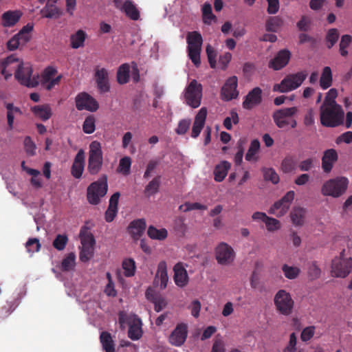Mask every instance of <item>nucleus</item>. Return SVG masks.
Returning <instances> with one entry per match:
<instances>
[{
	"label": "nucleus",
	"instance_id": "f257e3e1",
	"mask_svg": "<svg viewBox=\"0 0 352 352\" xmlns=\"http://www.w3.org/2000/svg\"><path fill=\"white\" fill-rule=\"evenodd\" d=\"M344 113L340 105H321L320 108V123L327 127H336L344 122Z\"/></svg>",
	"mask_w": 352,
	"mask_h": 352
},
{
	"label": "nucleus",
	"instance_id": "f03ea898",
	"mask_svg": "<svg viewBox=\"0 0 352 352\" xmlns=\"http://www.w3.org/2000/svg\"><path fill=\"white\" fill-rule=\"evenodd\" d=\"M349 180L344 176H338L325 181L321 186V194L324 197L338 198L347 190Z\"/></svg>",
	"mask_w": 352,
	"mask_h": 352
},
{
	"label": "nucleus",
	"instance_id": "7ed1b4c3",
	"mask_svg": "<svg viewBox=\"0 0 352 352\" xmlns=\"http://www.w3.org/2000/svg\"><path fill=\"white\" fill-rule=\"evenodd\" d=\"M119 323L122 329L129 325L128 336L133 340H139L142 336V323L141 320L135 315H126L124 312L119 314Z\"/></svg>",
	"mask_w": 352,
	"mask_h": 352
},
{
	"label": "nucleus",
	"instance_id": "20e7f679",
	"mask_svg": "<svg viewBox=\"0 0 352 352\" xmlns=\"http://www.w3.org/2000/svg\"><path fill=\"white\" fill-rule=\"evenodd\" d=\"M103 162L101 144L93 141L89 146L87 170L91 175H96L100 170Z\"/></svg>",
	"mask_w": 352,
	"mask_h": 352
},
{
	"label": "nucleus",
	"instance_id": "39448f33",
	"mask_svg": "<svg viewBox=\"0 0 352 352\" xmlns=\"http://www.w3.org/2000/svg\"><path fill=\"white\" fill-rule=\"evenodd\" d=\"M307 76L306 72H300L296 74L287 75L279 84L274 85L273 91L287 93L296 89L302 84Z\"/></svg>",
	"mask_w": 352,
	"mask_h": 352
},
{
	"label": "nucleus",
	"instance_id": "423d86ee",
	"mask_svg": "<svg viewBox=\"0 0 352 352\" xmlns=\"http://www.w3.org/2000/svg\"><path fill=\"white\" fill-rule=\"evenodd\" d=\"M188 55L196 66L199 67L201 63L200 53L202 45V36L198 32H188L186 36Z\"/></svg>",
	"mask_w": 352,
	"mask_h": 352
},
{
	"label": "nucleus",
	"instance_id": "0eeeda50",
	"mask_svg": "<svg viewBox=\"0 0 352 352\" xmlns=\"http://www.w3.org/2000/svg\"><path fill=\"white\" fill-rule=\"evenodd\" d=\"M297 112L298 108L296 107L280 109L274 112L273 120L278 128L283 129L288 126L295 128L297 122L294 116Z\"/></svg>",
	"mask_w": 352,
	"mask_h": 352
},
{
	"label": "nucleus",
	"instance_id": "6e6552de",
	"mask_svg": "<svg viewBox=\"0 0 352 352\" xmlns=\"http://www.w3.org/2000/svg\"><path fill=\"white\" fill-rule=\"evenodd\" d=\"M185 102L192 108H197L202 98V85L196 80H192L184 91Z\"/></svg>",
	"mask_w": 352,
	"mask_h": 352
},
{
	"label": "nucleus",
	"instance_id": "1a4fd4ad",
	"mask_svg": "<svg viewBox=\"0 0 352 352\" xmlns=\"http://www.w3.org/2000/svg\"><path fill=\"white\" fill-rule=\"evenodd\" d=\"M80 239L81 248L79 258L86 263L94 256L95 240L92 234L86 229L80 230Z\"/></svg>",
	"mask_w": 352,
	"mask_h": 352
},
{
	"label": "nucleus",
	"instance_id": "9d476101",
	"mask_svg": "<svg viewBox=\"0 0 352 352\" xmlns=\"http://www.w3.org/2000/svg\"><path fill=\"white\" fill-rule=\"evenodd\" d=\"M344 250L339 256L334 258L331 264V274L335 277L344 278L352 270V258L344 257Z\"/></svg>",
	"mask_w": 352,
	"mask_h": 352
},
{
	"label": "nucleus",
	"instance_id": "9b49d317",
	"mask_svg": "<svg viewBox=\"0 0 352 352\" xmlns=\"http://www.w3.org/2000/svg\"><path fill=\"white\" fill-rule=\"evenodd\" d=\"M274 305L276 310L284 316L290 315L294 309V301L291 294L285 289H280L274 298Z\"/></svg>",
	"mask_w": 352,
	"mask_h": 352
},
{
	"label": "nucleus",
	"instance_id": "f8f14e48",
	"mask_svg": "<svg viewBox=\"0 0 352 352\" xmlns=\"http://www.w3.org/2000/svg\"><path fill=\"white\" fill-rule=\"evenodd\" d=\"M14 76L21 85L28 87H34L38 84V76L32 75V68L28 63L21 62Z\"/></svg>",
	"mask_w": 352,
	"mask_h": 352
},
{
	"label": "nucleus",
	"instance_id": "ddd939ff",
	"mask_svg": "<svg viewBox=\"0 0 352 352\" xmlns=\"http://www.w3.org/2000/svg\"><path fill=\"white\" fill-rule=\"evenodd\" d=\"M107 188V179L106 176L92 183L87 188L88 201L93 205L98 204L100 198L106 195Z\"/></svg>",
	"mask_w": 352,
	"mask_h": 352
},
{
	"label": "nucleus",
	"instance_id": "4468645a",
	"mask_svg": "<svg viewBox=\"0 0 352 352\" xmlns=\"http://www.w3.org/2000/svg\"><path fill=\"white\" fill-rule=\"evenodd\" d=\"M214 255L218 264L228 266L234 262L236 253L231 245L221 242L214 248Z\"/></svg>",
	"mask_w": 352,
	"mask_h": 352
},
{
	"label": "nucleus",
	"instance_id": "2eb2a0df",
	"mask_svg": "<svg viewBox=\"0 0 352 352\" xmlns=\"http://www.w3.org/2000/svg\"><path fill=\"white\" fill-rule=\"evenodd\" d=\"M294 197V191H288L280 200L276 201L270 207L269 212L277 217L284 216L287 213Z\"/></svg>",
	"mask_w": 352,
	"mask_h": 352
},
{
	"label": "nucleus",
	"instance_id": "dca6fc26",
	"mask_svg": "<svg viewBox=\"0 0 352 352\" xmlns=\"http://www.w3.org/2000/svg\"><path fill=\"white\" fill-rule=\"evenodd\" d=\"M130 74L135 82L140 80L139 70L136 64L124 63L121 65L117 71V81L120 85H124L129 80Z\"/></svg>",
	"mask_w": 352,
	"mask_h": 352
},
{
	"label": "nucleus",
	"instance_id": "f3484780",
	"mask_svg": "<svg viewBox=\"0 0 352 352\" xmlns=\"http://www.w3.org/2000/svg\"><path fill=\"white\" fill-rule=\"evenodd\" d=\"M188 333V326L186 323L179 322L177 324L168 336L169 343L177 347L182 346L187 339Z\"/></svg>",
	"mask_w": 352,
	"mask_h": 352
},
{
	"label": "nucleus",
	"instance_id": "a211bd4d",
	"mask_svg": "<svg viewBox=\"0 0 352 352\" xmlns=\"http://www.w3.org/2000/svg\"><path fill=\"white\" fill-rule=\"evenodd\" d=\"M62 78L61 74H58L57 70L52 67H47L41 76V84L47 90L52 89L58 85Z\"/></svg>",
	"mask_w": 352,
	"mask_h": 352
},
{
	"label": "nucleus",
	"instance_id": "6ab92c4d",
	"mask_svg": "<svg viewBox=\"0 0 352 352\" xmlns=\"http://www.w3.org/2000/svg\"><path fill=\"white\" fill-rule=\"evenodd\" d=\"M76 106L78 110H87L96 111L98 107V102L91 96L86 93H81L76 98Z\"/></svg>",
	"mask_w": 352,
	"mask_h": 352
},
{
	"label": "nucleus",
	"instance_id": "aec40b11",
	"mask_svg": "<svg viewBox=\"0 0 352 352\" xmlns=\"http://www.w3.org/2000/svg\"><path fill=\"white\" fill-rule=\"evenodd\" d=\"M236 87L237 78L236 76L229 78L221 88V99L225 101H229L236 98L239 95Z\"/></svg>",
	"mask_w": 352,
	"mask_h": 352
},
{
	"label": "nucleus",
	"instance_id": "412c9836",
	"mask_svg": "<svg viewBox=\"0 0 352 352\" xmlns=\"http://www.w3.org/2000/svg\"><path fill=\"white\" fill-rule=\"evenodd\" d=\"M95 80L98 88L101 92H107L109 91L110 86L109 82V72L104 67L99 66L95 69Z\"/></svg>",
	"mask_w": 352,
	"mask_h": 352
},
{
	"label": "nucleus",
	"instance_id": "4be33fe9",
	"mask_svg": "<svg viewBox=\"0 0 352 352\" xmlns=\"http://www.w3.org/2000/svg\"><path fill=\"white\" fill-rule=\"evenodd\" d=\"M207 113V109L206 107H202L195 116L191 131V137L192 138H197L204 129Z\"/></svg>",
	"mask_w": 352,
	"mask_h": 352
},
{
	"label": "nucleus",
	"instance_id": "5701e85b",
	"mask_svg": "<svg viewBox=\"0 0 352 352\" xmlns=\"http://www.w3.org/2000/svg\"><path fill=\"white\" fill-rule=\"evenodd\" d=\"M21 61L14 56H10L1 61V74L6 79L12 76L14 70L15 72L19 68Z\"/></svg>",
	"mask_w": 352,
	"mask_h": 352
},
{
	"label": "nucleus",
	"instance_id": "b1692460",
	"mask_svg": "<svg viewBox=\"0 0 352 352\" xmlns=\"http://www.w3.org/2000/svg\"><path fill=\"white\" fill-rule=\"evenodd\" d=\"M173 278L176 285L180 287H185L189 279L186 265L183 263H177L173 267Z\"/></svg>",
	"mask_w": 352,
	"mask_h": 352
},
{
	"label": "nucleus",
	"instance_id": "393cba45",
	"mask_svg": "<svg viewBox=\"0 0 352 352\" xmlns=\"http://www.w3.org/2000/svg\"><path fill=\"white\" fill-rule=\"evenodd\" d=\"M146 298L155 305V310L160 312L167 306V301L160 294L148 287L145 292Z\"/></svg>",
	"mask_w": 352,
	"mask_h": 352
},
{
	"label": "nucleus",
	"instance_id": "a878e982",
	"mask_svg": "<svg viewBox=\"0 0 352 352\" xmlns=\"http://www.w3.org/2000/svg\"><path fill=\"white\" fill-rule=\"evenodd\" d=\"M22 16V12L20 10H8L4 12L1 16V25L3 28L14 27Z\"/></svg>",
	"mask_w": 352,
	"mask_h": 352
},
{
	"label": "nucleus",
	"instance_id": "bb28decb",
	"mask_svg": "<svg viewBox=\"0 0 352 352\" xmlns=\"http://www.w3.org/2000/svg\"><path fill=\"white\" fill-rule=\"evenodd\" d=\"M85 167V152L80 149L75 156L71 173L73 177L79 179L82 177Z\"/></svg>",
	"mask_w": 352,
	"mask_h": 352
},
{
	"label": "nucleus",
	"instance_id": "cd10ccee",
	"mask_svg": "<svg viewBox=\"0 0 352 352\" xmlns=\"http://www.w3.org/2000/svg\"><path fill=\"white\" fill-rule=\"evenodd\" d=\"M290 55V52L288 50H280L274 58L270 62L269 67L274 70L282 69L287 65Z\"/></svg>",
	"mask_w": 352,
	"mask_h": 352
},
{
	"label": "nucleus",
	"instance_id": "c85d7f7f",
	"mask_svg": "<svg viewBox=\"0 0 352 352\" xmlns=\"http://www.w3.org/2000/svg\"><path fill=\"white\" fill-rule=\"evenodd\" d=\"M337 160L338 153L335 149L330 148L325 151L322 158V168L324 172L329 173Z\"/></svg>",
	"mask_w": 352,
	"mask_h": 352
},
{
	"label": "nucleus",
	"instance_id": "c756f323",
	"mask_svg": "<svg viewBox=\"0 0 352 352\" xmlns=\"http://www.w3.org/2000/svg\"><path fill=\"white\" fill-rule=\"evenodd\" d=\"M261 101V89L258 87L253 89L246 96L243 102V107L247 109H251Z\"/></svg>",
	"mask_w": 352,
	"mask_h": 352
},
{
	"label": "nucleus",
	"instance_id": "7c9ffc66",
	"mask_svg": "<svg viewBox=\"0 0 352 352\" xmlns=\"http://www.w3.org/2000/svg\"><path fill=\"white\" fill-rule=\"evenodd\" d=\"M118 9L124 12L131 19L136 21L140 18V13L135 5L129 0H126L116 7Z\"/></svg>",
	"mask_w": 352,
	"mask_h": 352
},
{
	"label": "nucleus",
	"instance_id": "2f4dec72",
	"mask_svg": "<svg viewBox=\"0 0 352 352\" xmlns=\"http://www.w3.org/2000/svg\"><path fill=\"white\" fill-rule=\"evenodd\" d=\"M155 280L157 282L160 280V289H164L167 287L168 276L167 273V265L164 261H162L159 263Z\"/></svg>",
	"mask_w": 352,
	"mask_h": 352
},
{
	"label": "nucleus",
	"instance_id": "473e14b6",
	"mask_svg": "<svg viewBox=\"0 0 352 352\" xmlns=\"http://www.w3.org/2000/svg\"><path fill=\"white\" fill-rule=\"evenodd\" d=\"M146 221L143 219L132 221L129 226V232L134 239H138L146 229Z\"/></svg>",
	"mask_w": 352,
	"mask_h": 352
},
{
	"label": "nucleus",
	"instance_id": "72a5a7b5",
	"mask_svg": "<svg viewBox=\"0 0 352 352\" xmlns=\"http://www.w3.org/2000/svg\"><path fill=\"white\" fill-rule=\"evenodd\" d=\"M306 217V209L300 206H295L290 212V218L292 223L296 226H301L304 224Z\"/></svg>",
	"mask_w": 352,
	"mask_h": 352
},
{
	"label": "nucleus",
	"instance_id": "f704fd0d",
	"mask_svg": "<svg viewBox=\"0 0 352 352\" xmlns=\"http://www.w3.org/2000/svg\"><path fill=\"white\" fill-rule=\"evenodd\" d=\"M231 167L230 163L227 161H222L214 167L213 173L214 179L217 182H222Z\"/></svg>",
	"mask_w": 352,
	"mask_h": 352
},
{
	"label": "nucleus",
	"instance_id": "c9c22d12",
	"mask_svg": "<svg viewBox=\"0 0 352 352\" xmlns=\"http://www.w3.org/2000/svg\"><path fill=\"white\" fill-rule=\"evenodd\" d=\"M34 115L42 120H47L50 118L52 111L49 105H38L32 108Z\"/></svg>",
	"mask_w": 352,
	"mask_h": 352
},
{
	"label": "nucleus",
	"instance_id": "e433bc0d",
	"mask_svg": "<svg viewBox=\"0 0 352 352\" xmlns=\"http://www.w3.org/2000/svg\"><path fill=\"white\" fill-rule=\"evenodd\" d=\"M148 236L154 240L163 241L168 236V231L164 228H157L150 226L147 230Z\"/></svg>",
	"mask_w": 352,
	"mask_h": 352
},
{
	"label": "nucleus",
	"instance_id": "4c0bfd02",
	"mask_svg": "<svg viewBox=\"0 0 352 352\" xmlns=\"http://www.w3.org/2000/svg\"><path fill=\"white\" fill-rule=\"evenodd\" d=\"M333 77L331 69L329 67H324L320 78V86L322 89H327L332 85Z\"/></svg>",
	"mask_w": 352,
	"mask_h": 352
},
{
	"label": "nucleus",
	"instance_id": "58836bf2",
	"mask_svg": "<svg viewBox=\"0 0 352 352\" xmlns=\"http://www.w3.org/2000/svg\"><path fill=\"white\" fill-rule=\"evenodd\" d=\"M100 340L105 352H115L114 342L111 334L103 331L100 336Z\"/></svg>",
	"mask_w": 352,
	"mask_h": 352
},
{
	"label": "nucleus",
	"instance_id": "ea45409f",
	"mask_svg": "<svg viewBox=\"0 0 352 352\" xmlns=\"http://www.w3.org/2000/svg\"><path fill=\"white\" fill-rule=\"evenodd\" d=\"M260 149V142L258 140L251 142L250 146L245 155V160L249 162H255L258 160V153Z\"/></svg>",
	"mask_w": 352,
	"mask_h": 352
},
{
	"label": "nucleus",
	"instance_id": "a19ab883",
	"mask_svg": "<svg viewBox=\"0 0 352 352\" xmlns=\"http://www.w3.org/2000/svg\"><path fill=\"white\" fill-rule=\"evenodd\" d=\"M86 38V33L82 30H78L75 34H72L70 38L71 46L74 49H78L84 45Z\"/></svg>",
	"mask_w": 352,
	"mask_h": 352
},
{
	"label": "nucleus",
	"instance_id": "79ce46f5",
	"mask_svg": "<svg viewBox=\"0 0 352 352\" xmlns=\"http://www.w3.org/2000/svg\"><path fill=\"white\" fill-rule=\"evenodd\" d=\"M22 33H18L8 41L7 46L10 50H15L20 45H23L28 41V38L22 37Z\"/></svg>",
	"mask_w": 352,
	"mask_h": 352
},
{
	"label": "nucleus",
	"instance_id": "37998d69",
	"mask_svg": "<svg viewBox=\"0 0 352 352\" xmlns=\"http://www.w3.org/2000/svg\"><path fill=\"white\" fill-rule=\"evenodd\" d=\"M76 265V255L74 253L68 254L62 261L60 268L64 272L73 270Z\"/></svg>",
	"mask_w": 352,
	"mask_h": 352
},
{
	"label": "nucleus",
	"instance_id": "c03bdc74",
	"mask_svg": "<svg viewBox=\"0 0 352 352\" xmlns=\"http://www.w3.org/2000/svg\"><path fill=\"white\" fill-rule=\"evenodd\" d=\"M122 267L125 276L131 277L134 276L136 266L133 259L125 258L122 261Z\"/></svg>",
	"mask_w": 352,
	"mask_h": 352
},
{
	"label": "nucleus",
	"instance_id": "a18cd8bd",
	"mask_svg": "<svg viewBox=\"0 0 352 352\" xmlns=\"http://www.w3.org/2000/svg\"><path fill=\"white\" fill-rule=\"evenodd\" d=\"M41 14L44 18L52 19L59 16L60 12L58 8L54 5L47 4L41 10Z\"/></svg>",
	"mask_w": 352,
	"mask_h": 352
},
{
	"label": "nucleus",
	"instance_id": "49530a36",
	"mask_svg": "<svg viewBox=\"0 0 352 352\" xmlns=\"http://www.w3.org/2000/svg\"><path fill=\"white\" fill-rule=\"evenodd\" d=\"M131 166V159L129 157H124L120 160L117 172L124 175H128L130 173Z\"/></svg>",
	"mask_w": 352,
	"mask_h": 352
},
{
	"label": "nucleus",
	"instance_id": "de8ad7c7",
	"mask_svg": "<svg viewBox=\"0 0 352 352\" xmlns=\"http://www.w3.org/2000/svg\"><path fill=\"white\" fill-rule=\"evenodd\" d=\"M282 271L285 276L288 279H295L299 276L300 273V270L299 267L290 266L287 264H284L282 266Z\"/></svg>",
	"mask_w": 352,
	"mask_h": 352
},
{
	"label": "nucleus",
	"instance_id": "09e8293b",
	"mask_svg": "<svg viewBox=\"0 0 352 352\" xmlns=\"http://www.w3.org/2000/svg\"><path fill=\"white\" fill-rule=\"evenodd\" d=\"M352 43V36L349 34L342 35L339 44V51L342 56L348 55L347 48Z\"/></svg>",
	"mask_w": 352,
	"mask_h": 352
},
{
	"label": "nucleus",
	"instance_id": "8fccbe9b",
	"mask_svg": "<svg viewBox=\"0 0 352 352\" xmlns=\"http://www.w3.org/2000/svg\"><path fill=\"white\" fill-rule=\"evenodd\" d=\"M203 21L205 23L210 24L212 21L216 19V16L212 14V6L210 3H206L202 7Z\"/></svg>",
	"mask_w": 352,
	"mask_h": 352
},
{
	"label": "nucleus",
	"instance_id": "3c124183",
	"mask_svg": "<svg viewBox=\"0 0 352 352\" xmlns=\"http://www.w3.org/2000/svg\"><path fill=\"white\" fill-rule=\"evenodd\" d=\"M96 129V119L94 116L87 117L82 124V130L87 134H91Z\"/></svg>",
	"mask_w": 352,
	"mask_h": 352
},
{
	"label": "nucleus",
	"instance_id": "603ef678",
	"mask_svg": "<svg viewBox=\"0 0 352 352\" xmlns=\"http://www.w3.org/2000/svg\"><path fill=\"white\" fill-rule=\"evenodd\" d=\"M27 173L32 175L30 183L36 188H40L43 186L41 178L40 177V171L36 169H27Z\"/></svg>",
	"mask_w": 352,
	"mask_h": 352
},
{
	"label": "nucleus",
	"instance_id": "864d4df0",
	"mask_svg": "<svg viewBox=\"0 0 352 352\" xmlns=\"http://www.w3.org/2000/svg\"><path fill=\"white\" fill-rule=\"evenodd\" d=\"M296 168L295 160L292 157H285L281 163V170L285 173L293 172Z\"/></svg>",
	"mask_w": 352,
	"mask_h": 352
},
{
	"label": "nucleus",
	"instance_id": "5fc2aeb1",
	"mask_svg": "<svg viewBox=\"0 0 352 352\" xmlns=\"http://www.w3.org/2000/svg\"><path fill=\"white\" fill-rule=\"evenodd\" d=\"M339 38L338 30L336 28L330 29L327 34L326 41L328 48H331L338 41Z\"/></svg>",
	"mask_w": 352,
	"mask_h": 352
},
{
	"label": "nucleus",
	"instance_id": "6e6d98bb",
	"mask_svg": "<svg viewBox=\"0 0 352 352\" xmlns=\"http://www.w3.org/2000/svg\"><path fill=\"white\" fill-rule=\"evenodd\" d=\"M265 227L268 232H274L280 229V222L275 218L267 217L265 222Z\"/></svg>",
	"mask_w": 352,
	"mask_h": 352
},
{
	"label": "nucleus",
	"instance_id": "4d7b16f0",
	"mask_svg": "<svg viewBox=\"0 0 352 352\" xmlns=\"http://www.w3.org/2000/svg\"><path fill=\"white\" fill-rule=\"evenodd\" d=\"M338 96L337 90L334 88H332L329 90V91L327 93L325 98L324 100V102L322 105H339L336 102V98Z\"/></svg>",
	"mask_w": 352,
	"mask_h": 352
},
{
	"label": "nucleus",
	"instance_id": "13d9d810",
	"mask_svg": "<svg viewBox=\"0 0 352 352\" xmlns=\"http://www.w3.org/2000/svg\"><path fill=\"white\" fill-rule=\"evenodd\" d=\"M41 246L39 240L36 238L30 239L25 243L27 251L30 254L38 252Z\"/></svg>",
	"mask_w": 352,
	"mask_h": 352
},
{
	"label": "nucleus",
	"instance_id": "bf43d9fd",
	"mask_svg": "<svg viewBox=\"0 0 352 352\" xmlns=\"http://www.w3.org/2000/svg\"><path fill=\"white\" fill-rule=\"evenodd\" d=\"M239 116L236 112L231 111L230 116L225 118L223 121V126L228 129L230 130L232 127V123L236 124L239 122Z\"/></svg>",
	"mask_w": 352,
	"mask_h": 352
},
{
	"label": "nucleus",
	"instance_id": "052dcab7",
	"mask_svg": "<svg viewBox=\"0 0 352 352\" xmlns=\"http://www.w3.org/2000/svg\"><path fill=\"white\" fill-rule=\"evenodd\" d=\"M191 124V120L190 119H183L181 120L177 128L175 129V132L178 135H184L185 134L190 128Z\"/></svg>",
	"mask_w": 352,
	"mask_h": 352
},
{
	"label": "nucleus",
	"instance_id": "680f3d73",
	"mask_svg": "<svg viewBox=\"0 0 352 352\" xmlns=\"http://www.w3.org/2000/svg\"><path fill=\"white\" fill-rule=\"evenodd\" d=\"M207 207L199 203H189L186 202L179 206V210L183 212H188L192 210H206Z\"/></svg>",
	"mask_w": 352,
	"mask_h": 352
},
{
	"label": "nucleus",
	"instance_id": "e2e57ef3",
	"mask_svg": "<svg viewBox=\"0 0 352 352\" xmlns=\"http://www.w3.org/2000/svg\"><path fill=\"white\" fill-rule=\"evenodd\" d=\"M68 239L65 234H58L53 242V246L58 250H63L67 243Z\"/></svg>",
	"mask_w": 352,
	"mask_h": 352
},
{
	"label": "nucleus",
	"instance_id": "0e129e2a",
	"mask_svg": "<svg viewBox=\"0 0 352 352\" xmlns=\"http://www.w3.org/2000/svg\"><path fill=\"white\" fill-rule=\"evenodd\" d=\"M201 308V304L197 299L193 300L188 307V309L190 311L191 315L195 318L199 316Z\"/></svg>",
	"mask_w": 352,
	"mask_h": 352
},
{
	"label": "nucleus",
	"instance_id": "69168bd1",
	"mask_svg": "<svg viewBox=\"0 0 352 352\" xmlns=\"http://www.w3.org/2000/svg\"><path fill=\"white\" fill-rule=\"evenodd\" d=\"M263 176L265 180L270 181L273 184H277L279 182V177L278 174L272 168L264 169Z\"/></svg>",
	"mask_w": 352,
	"mask_h": 352
},
{
	"label": "nucleus",
	"instance_id": "338daca9",
	"mask_svg": "<svg viewBox=\"0 0 352 352\" xmlns=\"http://www.w3.org/2000/svg\"><path fill=\"white\" fill-rule=\"evenodd\" d=\"M281 25V20L278 17H272L266 23L267 30L276 32Z\"/></svg>",
	"mask_w": 352,
	"mask_h": 352
},
{
	"label": "nucleus",
	"instance_id": "774afa93",
	"mask_svg": "<svg viewBox=\"0 0 352 352\" xmlns=\"http://www.w3.org/2000/svg\"><path fill=\"white\" fill-rule=\"evenodd\" d=\"M24 146L25 151L30 155H34L36 153V145L30 137H26L24 140Z\"/></svg>",
	"mask_w": 352,
	"mask_h": 352
}]
</instances>
